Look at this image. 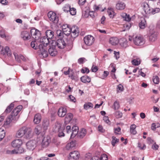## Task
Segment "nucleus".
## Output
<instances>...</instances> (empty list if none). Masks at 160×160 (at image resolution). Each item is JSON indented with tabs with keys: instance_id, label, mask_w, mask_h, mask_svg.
I'll return each mask as SVG.
<instances>
[{
	"instance_id": "1",
	"label": "nucleus",
	"mask_w": 160,
	"mask_h": 160,
	"mask_svg": "<svg viewBox=\"0 0 160 160\" xmlns=\"http://www.w3.org/2000/svg\"><path fill=\"white\" fill-rule=\"evenodd\" d=\"M51 41L52 40L50 41L45 37H39L36 41H32L31 43V46L35 49L38 48L43 58H46L48 55L47 47L51 44Z\"/></svg>"
},
{
	"instance_id": "2",
	"label": "nucleus",
	"mask_w": 160,
	"mask_h": 160,
	"mask_svg": "<svg viewBox=\"0 0 160 160\" xmlns=\"http://www.w3.org/2000/svg\"><path fill=\"white\" fill-rule=\"evenodd\" d=\"M22 108V105H19L15 108L11 112V115L6 118L4 124L7 125L9 124L11 122H14L17 121L19 118L18 113Z\"/></svg>"
},
{
	"instance_id": "3",
	"label": "nucleus",
	"mask_w": 160,
	"mask_h": 160,
	"mask_svg": "<svg viewBox=\"0 0 160 160\" xmlns=\"http://www.w3.org/2000/svg\"><path fill=\"white\" fill-rule=\"evenodd\" d=\"M23 136L28 139L31 138L32 136L31 129L26 127H23L20 128L17 132L16 137L18 138H20Z\"/></svg>"
},
{
	"instance_id": "4",
	"label": "nucleus",
	"mask_w": 160,
	"mask_h": 160,
	"mask_svg": "<svg viewBox=\"0 0 160 160\" xmlns=\"http://www.w3.org/2000/svg\"><path fill=\"white\" fill-rule=\"evenodd\" d=\"M87 133V130L84 128H82L81 130L78 132V128L76 126L74 125L72 128V133L70 135L71 138H73L76 135L78 138L81 139L83 138L86 135Z\"/></svg>"
},
{
	"instance_id": "5",
	"label": "nucleus",
	"mask_w": 160,
	"mask_h": 160,
	"mask_svg": "<svg viewBox=\"0 0 160 160\" xmlns=\"http://www.w3.org/2000/svg\"><path fill=\"white\" fill-rule=\"evenodd\" d=\"M79 32V30L78 28L76 26L72 27L71 28V36L72 38L73 39L72 40H71L70 41V46L71 48H72L73 46L72 41L73 40V39L78 36Z\"/></svg>"
},
{
	"instance_id": "6",
	"label": "nucleus",
	"mask_w": 160,
	"mask_h": 160,
	"mask_svg": "<svg viewBox=\"0 0 160 160\" xmlns=\"http://www.w3.org/2000/svg\"><path fill=\"white\" fill-rule=\"evenodd\" d=\"M51 140L50 137L47 136L42 138L41 141H38L37 145L41 144L42 148H46L48 146Z\"/></svg>"
},
{
	"instance_id": "7",
	"label": "nucleus",
	"mask_w": 160,
	"mask_h": 160,
	"mask_svg": "<svg viewBox=\"0 0 160 160\" xmlns=\"http://www.w3.org/2000/svg\"><path fill=\"white\" fill-rule=\"evenodd\" d=\"M54 128V131L55 132H58V135L59 137H61L64 136L63 132L64 128L61 127V124L60 123L58 122H56Z\"/></svg>"
},
{
	"instance_id": "8",
	"label": "nucleus",
	"mask_w": 160,
	"mask_h": 160,
	"mask_svg": "<svg viewBox=\"0 0 160 160\" xmlns=\"http://www.w3.org/2000/svg\"><path fill=\"white\" fill-rule=\"evenodd\" d=\"M52 45L57 46L60 49H63L66 46V44L64 40L62 39H58L57 41L52 40Z\"/></svg>"
},
{
	"instance_id": "9",
	"label": "nucleus",
	"mask_w": 160,
	"mask_h": 160,
	"mask_svg": "<svg viewBox=\"0 0 160 160\" xmlns=\"http://www.w3.org/2000/svg\"><path fill=\"white\" fill-rule=\"evenodd\" d=\"M48 15L50 21L55 24L58 23L59 19L58 17H57L56 14L55 13L52 11L49 12Z\"/></svg>"
},
{
	"instance_id": "10",
	"label": "nucleus",
	"mask_w": 160,
	"mask_h": 160,
	"mask_svg": "<svg viewBox=\"0 0 160 160\" xmlns=\"http://www.w3.org/2000/svg\"><path fill=\"white\" fill-rule=\"evenodd\" d=\"M84 40L86 45L90 46L94 43L95 39L91 35H88L84 38Z\"/></svg>"
},
{
	"instance_id": "11",
	"label": "nucleus",
	"mask_w": 160,
	"mask_h": 160,
	"mask_svg": "<svg viewBox=\"0 0 160 160\" xmlns=\"http://www.w3.org/2000/svg\"><path fill=\"white\" fill-rule=\"evenodd\" d=\"M49 48L48 50V53L49 52L50 56L53 57L55 56L58 53V52L56 49V47L52 45L51 42L50 44H49Z\"/></svg>"
},
{
	"instance_id": "12",
	"label": "nucleus",
	"mask_w": 160,
	"mask_h": 160,
	"mask_svg": "<svg viewBox=\"0 0 160 160\" xmlns=\"http://www.w3.org/2000/svg\"><path fill=\"white\" fill-rule=\"evenodd\" d=\"M80 157V154L78 152L74 151L69 153V160H77Z\"/></svg>"
},
{
	"instance_id": "13",
	"label": "nucleus",
	"mask_w": 160,
	"mask_h": 160,
	"mask_svg": "<svg viewBox=\"0 0 160 160\" xmlns=\"http://www.w3.org/2000/svg\"><path fill=\"white\" fill-rule=\"evenodd\" d=\"M31 34L35 40L36 41L40 36V32L35 29H32L30 31Z\"/></svg>"
},
{
	"instance_id": "14",
	"label": "nucleus",
	"mask_w": 160,
	"mask_h": 160,
	"mask_svg": "<svg viewBox=\"0 0 160 160\" xmlns=\"http://www.w3.org/2000/svg\"><path fill=\"white\" fill-rule=\"evenodd\" d=\"M134 44L137 45H142L144 43L143 38L141 36H137L133 40Z\"/></svg>"
},
{
	"instance_id": "15",
	"label": "nucleus",
	"mask_w": 160,
	"mask_h": 160,
	"mask_svg": "<svg viewBox=\"0 0 160 160\" xmlns=\"http://www.w3.org/2000/svg\"><path fill=\"white\" fill-rule=\"evenodd\" d=\"M22 143V141L21 139H17L14 140L12 142L11 145L13 147L16 148L21 146Z\"/></svg>"
},
{
	"instance_id": "16",
	"label": "nucleus",
	"mask_w": 160,
	"mask_h": 160,
	"mask_svg": "<svg viewBox=\"0 0 160 160\" xmlns=\"http://www.w3.org/2000/svg\"><path fill=\"white\" fill-rule=\"evenodd\" d=\"M36 142L34 140H31L28 141L26 144L28 149L30 150H33L35 147Z\"/></svg>"
},
{
	"instance_id": "17",
	"label": "nucleus",
	"mask_w": 160,
	"mask_h": 160,
	"mask_svg": "<svg viewBox=\"0 0 160 160\" xmlns=\"http://www.w3.org/2000/svg\"><path fill=\"white\" fill-rule=\"evenodd\" d=\"M0 52L1 54L3 55H6L7 54L8 56H11L12 55L9 48L8 46H6L4 48H2Z\"/></svg>"
},
{
	"instance_id": "18",
	"label": "nucleus",
	"mask_w": 160,
	"mask_h": 160,
	"mask_svg": "<svg viewBox=\"0 0 160 160\" xmlns=\"http://www.w3.org/2000/svg\"><path fill=\"white\" fill-rule=\"evenodd\" d=\"M67 112V109L66 108L62 107L60 108L58 111V115L59 117H63L66 114Z\"/></svg>"
},
{
	"instance_id": "19",
	"label": "nucleus",
	"mask_w": 160,
	"mask_h": 160,
	"mask_svg": "<svg viewBox=\"0 0 160 160\" xmlns=\"http://www.w3.org/2000/svg\"><path fill=\"white\" fill-rule=\"evenodd\" d=\"M158 33L156 32H151L149 35V40L151 42L155 41L157 38Z\"/></svg>"
},
{
	"instance_id": "20",
	"label": "nucleus",
	"mask_w": 160,
	"mask_h": 160,
	"mask_svg": "<svg viewBox=\"0 0 160 160\" xmlns=\"http://www.w3.org/2000/svg\"><path fill=\"white\" fill-rule=\"evenodd\" d=\"M143 10L146 14H149L152 13V8H150L148 4L144 5Z\"/></svg>"
},
{
	"instance_id": "21",
	"label": "nucleus",
	"mask_w": 160,
	"mask_h": 160,
	"mask_svg": "<svg viewBox=\"0 0 160 160\" xmlns=\"http://www.w3.org/2000/svg\"><path fill=\"white\" fill-rule=\"evenodd\" d=\"M21 37L24 40H28L30 38L29 32L26 31H24L22 32Z\"/></svg>"
},
{
	"instance_id": "22",
	"label": "nucleus",
	"mask_w": 160,
	"mask_h": 160,
	"mask_svg": "<svg viewBox=\"0 0 160 160\" xmlns=\"http://www.w3.org/2000/svg\"><path fill=\"white\" fill-rule=\"evenodd\" d=\"M47 38L49 40L53 38L54 36V32L51 30H48L46 32Z\"/></svg>"
},
{
	"instance_id": "23",
	"label": "nucleus",
	"mask_w": 160,
	"mask_h": 160,
	"mask_svg": "<svg viewBox=\"0 0 160 160\" xmlns=\"http://www.w3.org/2000/svg\"><path fill=\"white\" fill-rule=\"evenodd\" d=\"M132 63L135 66H138L140 64L141 62L140 59L137 57H134V59L131 61Z\"/></svg>"
},
{
	"instance_id": "24",
	"label": "nucleus",
	"mask_w": 160,
	"mask_h": 160,
	"mask_svg": "<svg viewBox=\"0 0 160 160\" xmlns=\"http://www.w3.org/2000/svg\"><path fill=\"white\" fill-rule=\"evenodd\" d=\"M66 116L65 118V123L66 124H67L69 122L72 120L73 115L71 113H68L66 115Z\"/></svg>"
},
{
	"instance_id": "25",
	"label": "nucleus",
	"mask_w": 160,
	"mask_h": 160,
	"mask_svg": "<svg viewBox=\"0 0 160 160\" xmlns=\"http://www.w3.org/2000/svg\"><path fill=\"white\" fill-rule=\"evenodd\" d=\"M41 120V115L39 113H37L35 115L33 122L34 123L39 124Z\"/></svg>"
},
{
	"instance_id": "26",
	"label": "nucleus",
	"mask_w": 160,
	"mask_h": 160,
	"mask_svg": "<svg viewBox=\"0 0 160 160\" xmlns=\"http://www.w3.org/2000/svg\"><path fill=\"white\" fill-rule=\"evenodd\" d=\"M101 71V72L99 73V77L102 79H104L108 75L109 73L107 71H104V72H103V71Z\"/></svg>"
},
{
	"instance_id": "27",
	"label": "nucleus",
	"mask_w": 160,
	"mask_h": 160,
	"mask_svg": "<svg viewBox=\"0 0 160 160\" xmlns=\"http://www.w3.org/2000/svg\"><path fill=\"white\" fill-rule=\"evenodd\" d=\"M76 145V141H72L68 143L66 146V149L69 150L72 148L74 147Z\"/></svg>"
},
{
	"instance_id": "28",
	"label": "nucleus",
	"mask_w": 160,
	"mask_h": 160,
	"mask_svg": "<svg viewBox=\"0 0 160 160\" xmlns=\"http://www.w3.org/2000/svg\"><path fill=\"white\" fill-rule=\"evenodd\" d=\"M125 7V4L122 2H119L116 5V8L117 9L122 10L124 9Z\"/></svg>"
},
{
	"instance_id": "29",
	"label": "nucleus",
	"mask_w": 160,
	"mask_h": 160,
	"mask_svg": "<svg viewBox=\"0 0 160 160\" xmlns=\"http://www.w3.org/2000/svg\"><path fill=\"white\" fill-rule=\"evenodd\" d=\"M109 42L112 45H115L118 43L119 40L116 37H113L110 38Z\"/></svg>"
},
{
	"instance_id": "30",
	"label": "nucleus",
	"mask_w": 160,
	"mask_h": 160,
	"mask_svg": "<svg viewBox=\"0 0 160 160\" xmlns=\"http://www.w3.org/2000/svg\"><path fill=\"white\" fill-rule=\"evenodd\" d=\"M81 80L84 83L89 82L91 81V78L87 76H84L81 78Z\"/></svg>"
},
{
	"instance_id": "31",
	"label": "nucleus",
	"mask_w": 160,
	"mask_h": 160,
	"mask_svg": "<svg viewBox=\"0 0 160 160\" xmlns=\"http://www.w3.org/2000/svg\"><path fill=\"white\" fill-rule=\"evenodd\" d=\"M49 123V120L48 119H45L43 122L42 126L44 129H47Z\"/></svg>"
},
{
	"instance_id": "32",
	"label": "nucleus",
	"mask_w": 160,
	"mask_h": 160,
	"mask_svg": "<svg viewBox=\"0 0 160 160\" xmlns=\"http://www.w3.org/2000/svg\"><path fill=\"white\" fill-rule=\"evenodd\" d=\"M136 126L135 125L133 124L131 125L130 127V132L133 135H135L137 133V131L135 130Z\"/></svg>"
},
{
	"instance_id": "33",
	"label": "nucleus",
	"mask_w": 160,
	"mask_h": 160,
	"mask_svg": "<svg viewBox=\"0 0 160 160\" xmlns=\"http://www.w3.org/2000/svg\"><path fill=\"white\" fill-rule=\"evenodd\" d=\"M107 12L110 18H113L115 14L112 8H108L107 10Z\"/></svg>"
},
{
	"instance_id": "34",
	"label": "nucleus",
	"mask_w": 160,
	"mask_h": 160,
	"mask_svg": "<svg viewBox=\"0 0 160 160\" xmlns=\"http://www.w3.org/2000/svg\"><path fill=\"white\" fill-rule=\"evenodd\" d=\"M14 106V104L13 103H11L6 109L5 111V112L8 113L10 112L13 108Z\"/></svg>"
},
{
	"instance_id": "35",
	"label": "nucleus",
	"mask_w": 160,
	"mask_h": 160,
	"mask_svg": "<svg viewBox=\"0 0 160 160\" xmlns=\"http://www.w3.org/2000/svg\"><path fill=\"white\" fill-rule=\"evenodd\" d=\"M122 17L124 19V20L127 21H130L131 18L129 15H128L126 13H123L121 15Z\"/></svg>"
},
{
	"instance_id": "36",
	"label": "nucleus",
	"mask_w": 160,
	"mask_h": 160,
	"mask_svg": "<svg viewBox=\"0 0 160 160\" xmlns=\"http://www.w3.org/2000/svg\"><path fill=\"white\" fill-rule=\"evenodd\" d=\"M146 21L144 18L141 20V22L139 23V26L141 29H144L145 27Z\"/></svg>"
},
{
	"instance_id": "37",
	"label": "nucleus",
	"mask_w": 160,
	"mask_h": 160,
	"mask_svg": "<svg viewBox=\"0 0 160 160\" xmlns=\"http://www.w3.org/2000/svg\"><path fill=\"white\" fill-rule=\"evenodd\" d=\"M42 127L40 125H37L35 128L34 131L37 134H39L41 132Z\"/></svg>"
},
{
	"instance_id": "38",
	"label": "nucleus",
	"mask_w": 160,
	"mask_h": 160,
	"mask_svg": "<svg viewBox=\"0 0 160 160\" xmlns=\"http://www.w3.org/2000/svg\"><path fill=\"white\" fill-rule=\"evenodd\" d=\"M5 132L4 129L0 128V141H1L5 137Z\"/></svg>"
},
{
	"instance_id": "39",
	"label": "nucleus",
	"mask_w": 160,
	"mask_h": 160,
	"mask_svg": "<svg viewBox=\"0 0 160 160\" xmlns=\"http://www.w3.org/2000/svg\"><path fill=\"white\" fill-rule=\"evenodd\" d=\"M71 28L70 27L68 28H67L63 31V33L66 36L69 35L71 33Z\"/></svg>"
},
{
	"instance_id": "40",
	"label": "nucleus",
	"mask_w": 160,
	"mask_h": 160,
	"mask_svg": "<svg viewBox=\"0 0 160 160\" xmlns=\"http://www.w3.org/2000/svg\"><path fill=\"white\" fill-rule=\"evenodd\" d=\"M93 107V105L91 102H88V103L85 104L84 105V107L85 109H88L89 108H92Z\"/></svg>"
},
{
	"instance_id": "41",
	"label": "nucleus",
	"mask_w": 160,
	"mask_h": 160,
	"mask_svg": "<svg viewBox=\"0 0 160 160\" xmlns=\"http://www.w3.org/2000/svg\"><path fill=\"white\" fill-rule=\"evenodd\" d=\"M112 140L111 142L113 146H114L116 143L119 142V139L116 138V137L114 136H112Z\"/></svg>"
},
{
	"instance_id": "42",
	"label": "nucleus",
	"mask_w": 160,
	"mask_h": 160,
	"mask_svg": "<svg viewBox=\"0 0 160 160\" xmlns=\"http://www.w3.org/2000/svg\"><path fill=\"white\" fill-rule=\"evenodd\" d=\"M114 114L117 118H121L122 115V112L119 111H116L114 113Z\"/></svg>"
},
{
	"instance_id": "43",
	"label": "nucleus",
	"mask_w": 160,
	"mask_h": 160,
	"mask_svg": "<svg viewBox=\"0 0 160 160\" xmlns=\"http://www.w3.org/2000/svg\"><path fill=\"white\" fill-rule=\"evenodd\" d=\"M87 61V60L84 58H79L78 61V62L79 64H82Z\"/></svg>"
},
{
	"instance_id": "44",
	"label": "nucleus",
	"mask_w": 160,
	"mask_h": 160,
	"mask_svg": "<svg viewBox=\"0 0 160 160\" xmlns=\"http://www.w3.org/2000/svg\"><path fill=\"white\" fill-rule=\"evenodd\" d=\"M117 90L118 92H120L123 90V86L121 84H119L117 86Z\"/></svg>"
},
{
	"instance_id": "45",
	"label": "nucleus",
	"mask_w": 160,
	"mask_h": 160,
	"mask_svg": "<svg viewBox=\"0 0 160 160\" xmlns=\"http://www.w3.org/2000/svg\"><path fill=\"white\" fill-rule=\"evenodd\" d=\"M120 107V105L118 102L116 101L115 102L112 106L113 108L115 110L118 109Z\"/></svg>"
},
{
	"instance_id": "46",
	"label": "nucleus",
	"mask_w": 160,
	"mask_h": 160,
	"mask_svg": "<svg viewBox=\"0 0 160 160\" xmlns=\"http://www.w3.org/2000/svg\"><path fill=\"white\" fill-rule=\"evenodd\" d=\"M70 12V14L72 15H75L76 12V9L74 8H71L70 7V10L69 11Z\"/></svg>"
},
{
	"instance_id": "47",
	"label": "nucleus",
	"mask_w": 160,
	"mask_h": 160,
	"mask_svg": "<svg viewBox=\"0 0 160 160\" xmlns=\"http://www.w3.org/2000/svg\"><path fill=\"white\" fill-rule=\"evenodd\" d=\"M13 54L16 60L18 62H20L21 60L20 58V55H18L17 53L15 52L13 53Z\"/></svg>"
},
{
	"instance_id": "48",
	"label": "nucleus",
	"mask_w": 160,
	"mask_h": 160,
	"mask_svg": "<svg viewBox=\"0 0 160 160\" xmlns=\"http://www.w3.org/2000/svg\"><path fill=\"white\" fill-rule=\"evenodd\" d=\"M99 158V160H108V159L107 155L105 154L102 155Z\"/></svg>"
},
{
	"instance_id": "49",
	"label": "nucleus",
	"mask_w": 160,
	"mask_h": 160,
	"mask_svg": "<svg viewBox=\"0 0 160 160\" xmlns=\"http://www.w3.org/2000/svg\"><path fill=\"white\" fill-rule=\"evenodd\" d=\"M70 5L69 4L66 5L63 8V11L66 12H68L70 10Z\"/></svg>"
},
{
	"instance_id": "50",
	"label": "nucleus",
	"mask_w": 160,
	"mask_h": 160,
	"mask_svg": "<svg viewBox=\"0 0 160 160\" xmlns=\"http://www.w3.org/2000/svg\"><path fill=\"white\" fill-rule=\"evenodd\" d=\"M153 81L154 83L156 84H158L159 82V79L158 76H154L153 78Z\"/></svg>"
},
{
	"instance_id": "51",
	"label": "nucleus",
	"mask_w": 160,
	"mask_h": 160,
	"mask_svg": "<svg viewBox=\"0 0 160 160\" xmlns=\"http://www.w3.org/2000/svg\"><path fill=\"white\" fill-rule=\"evenodd\" d=\"M17 152L18 154H21L24 152V149L21 146L18 148H17Z\"/></svg>"
},
{
	"instance_id": "52",
	"label": "nucleus",
	"mask_w": 160,
	"mask_h": 160,
	"mask_svg": "<svg viewBox=\"0 0 160 160\" xmlns=\"http://www.w3.org/2000/svg\"><path fill=\"white\" fill-rule=\"evenodd\" d=\"M71 73L70 75H69V77L72 80H76L77 78V76L74 75V74L73 72H71Z\"/></svg>"
},
{
	"instance_id": "53",
	"label": "nucleus",
	"mask_w": 160,
	"mask_h": 160,
	"mask_svg": "<svg viewBox=\"0 0 160 160\" xmlns=\"http://www.w3.org/2000/svg\"><path fill=\"white\" fill-rule=\"evenodd\" d=\"M138 147L141 150H144L146 148V145L144 144L138 143Z\"/></svg>"
},
{
	"instance_id": "54",
	"label": "nucleus",
	"mask_w": 160,
	"mask_h": 160,
	"mask_svg": "<svg viewBox=\"0 0 160 160\" xmlns=\"http://www.w3.org/2000/svg\"><path fill=\"white\" fill-rule=\"evenodd\" d=\"M122 41L123 42L122 43L121 42V44L124 47H127V41L125 39H123Z\"/></svg>"
},
{
	"instance_id": "55",
	"label": "nucleus",
	"mask_w": 160,
	"mask_h": 160,
	"mask_svg": "<svg viewBox=\"0 0 160 160\" xmlns=\"http://www.w3.org/2000/svg\"><path fill=\"white\" fill-rule=\"evenodd\" d=\"M114 132L116 134H120L121 133V128L119 127H118L117 128H115L114 129Z\"/></svg>"
},
{
	"instance_id": "56",
	"label": "nucleus",
	"mask_w": 160,
	"mask_h": 160,
	"mask_svg": "<svg viewBox=\"0 0 160 160\" xmlns=\"http://www.w3.org/2000/svg\"><path fill=\"white\" fill-rule=\"evenodd\" d=\"M7 153L9 154H18L17 149H15L12 151H7Z\"/></svg>"
},
{
	"instance_id": "57",
	"label": "nucleus",
	"mask_w": 160,
	"mask_h": 160,
	"mask_svg": "<svg viewBox=\"0 0 160 160\" xmlns=\"http://www.w3.org/2000/svg\"><path fill=\"white\" fill-rule=\"evenodd\" d=\"M115 67V65L114 64L112 63L110 65L108 68L110 70H116Z\"/></svg>"
},
{
	"instance_id": "58",
	"label": "nucleus",
	"mask_w": 160,
	"mask_h": 160,
	"mask_svg": "<svg viewBox=\"0 0 160 160\" xmlns=\"http://www.w3.org/2000/svg\"><path fill=\"white\" fill-rule=\"evenodd\" d=\"M152 148L154 150H157L158 149L159 146L158 145L156 144V143L153 144L152 147Z\"/></svg>"
},
{
	"instance_id": "59",
	"label": "nucleus",
	"mask_w": 160,
	"mask_h": 160,
	"mask_svg": "<svg viewBox=\"0 0 160 160\" xmlns=\"http://www.w3.org/2000/svg\"><path fill=\"white\" fill-rule=\"evenodd\" d=\"M57 34L58 36L62 37L64 34L63 32H62L61 30H58L57 31Z\"/></svg>"
},
{
	"instance_id": "60",
	"label": "nucleus",
	"mask_w": 160,
	"mask_h": 160,
	"mask_svg": "<svg viewBox=\"0 0 160 160\" xmlns=\"http://www.w3.org/2000/svg\"><path fill=\"white\" fill-rule=\"evenodd\" d=\"M103 120L107 123L109 124L110 122V121L108 116H104L103 118Z\"/></svg>"
},
{
	"instance_id": "61",
	"label": "nucleus",
	"mask_w": 160,
	"mask_h": 160,
	"mask_svg": "<svg viewBox=\"0 0 160 160\" xmlns=\"http://www.w3.org/2000/svg\"><path fill=\"white\" fill-rule=\"evenodd\" d=\"M160 11V9L159 8H156L154 9L152 8V14H154L155 13H157Z\"/></svg>"
},
{
	"instance_id": "62",
	"label": "nucleus",
	"mask_w": 160,
	"mask_h": 160,
	"mask_svg": "<svg viewBox=\"0 0 160 160\" xmlns=\"http://www.w3.org/2000/svg\"><path fill=\"white\" fill-rule=\"evenodd\" d=\"M66 132L68 133H70L72 132V130L71 129V127L70 126H67L66 128Z\"/></svg>"
},
{
	"instance_id": "63",
	"label": "nucleus",
	"mask_w": 160,
	"mask_h": 160,
	"mask_svg": "<svg viewBox=\"0 0 160 160\" xmlns=\"http://www.w3.org/2000/svg\"><path fill=\"white\" fill-rule=\"evenodd\" d=\"M98 131L101 132H104V130L103 129L102 127L99 125L98 127Z\"/></svg>"
},
{
	"instance_id": "64",
	"label": "nucleus",
	"mask_w": 160,
	"mask_h": 160,
	"mask_svg": "<svg viewBox=\"0 0 160 160\" xmlns=\"http://www.w3.org/2000/svg\"><path fill=\"white\" fill-rule=\"evenodd\" d=\"M114 54L115 56L116 59H118L119 58V52H117L114 51Z\"/></svg>"
}]
</instances>
